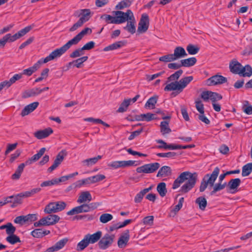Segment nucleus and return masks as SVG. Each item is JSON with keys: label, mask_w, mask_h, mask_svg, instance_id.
<instances>
[{"label": "nucleus", "mask_w": 252, "mask_h": 252, "mask_svg": "<svg viewBox=\"0 0 252 252\" xmlns=\"http://www.w3.org/2000/svg\"><path fill=\"white\" fill-rule=\"evenodd\" d=\"M197 179V174L196 173H192L188 171L184 172L174 181L172 188L176 189L179 187L182 183L185 181H187L180 189V191L187 193L194 187Z\"/></svg>", "instance_id": "1"}, {"label": "nucleus", "mask_w": 252, "mask_h": 252, "mask_svg": "<svg viewBox=\"0 0 252 252\" xmlns=\"http://www.w3.org/2000/svg\"><path fill=\"white\" fill-rule=\"evenodd\" d=\"M92 32L91 29L86 28L78 33L72 39L69 40L66 44L59 48L55 49L61 57L67 51L72 45H77L87 34H91Z\"/></svg>", "instance_id": "2"}, {"label": "nucleus", "mask_w": 252, "mask_h": 252, "mask_svg": "<svg viewBox=\"0 0 252 252\" xmlns=\"http://www.w3.org/2000/svg\"><path fill=\"white\" fill-rule=\"evenodd\" d=\"M60 57V55L56 50L52 51L49 56L44 59H41L37 62L33 64L32 67L23 70V74L28 76H31L33 72H35L39 67L41 63H46L51 60H53L57 58Z\"/></svg>", "instance_id": "3"}, {"label": "nucleus", "mask_w": 252, "mask_h": 252, "mask_svg": "<svg viewBox=\"0 0 252 252\" xmlns=\"http://www.w3.org/2000/svg\"><path fill=\"white\" fill-rule=\"evenodd\" d=\"M220 173V168L216 167L211 174H207L203 178L199 187V191L203 192L209 186L213 187Z\"/></svg>", "instance_id": "4"}, {"label": "nucleus", "mask_w": 252, "mask_h": 252, "mask_svg": "<svg viewBox=\"0 0 252 252\" xmlns=\"http://www.w3.org/2000/svg\"><path fill=\"white\" fill-rule=\"evenodd\" d=\"M112 13L115 16V24H120L128 20H132L134 18L132 12L129 9L126 12L118 10L113 11Z\"/></svg>", "instance_id": "5"}, {"label": "nucleus", "mask_w": 252, "mask_h": 252, "mask_svg": "<svg viewBox=\"0 0 252 252\" xmlns=\"http://www.w3.org/2000/svg\"><path fill=\"white\" fill-rule=\"evenodd\" d=\"M60 218L59 216L54 214H49L47 216L43 217L39 221L34 223L35 227H40L41 226L53 225L59 222Z\"/></svg>", "instance_id": "6"}, {"label": "nucleus", "mask_w": 252, "mask_h": 252, "mask_svg": "<svg viewBox=\"0 0 252 252\" xmlns=\"http://www.w3.org/2000/svg\"><path fill=\"white\" fill-rule=\"evenodd\" d=\"M115 238V236L114 234H105L98 243L99 248L101 250L107 249L112 245Z\"/></svg>", "instance_id": "7"}, {"label": "nucleus", "mask_w": 252, "mask_h": 252, "mask_svg": "<svg viewBox=\"0 0 252 252\" xmlns=\"http://www.w3.org/2000/svg\"><path fill=\"white\" fill-rule=\"evenodd\" d=\"M160 167L158 162H155L144 164L136 168V172L138 173H152L157 170Z\"/></svg>", "instance_id": "8"}, {"label": "nucleus", "mask_w": 252, "mask_h": 252, "mask_svg": "<svg viewBox=\"0 0 252 252\" xmlns=\"http://www.w3.org/2000/svg\"><path fill=\"white\" fill-rule=\"evenodd\" d=\"M135 162L136 161L134 160L114 161L109 163L108 165L113 168L117 169L120 167H126L133 165L136 166L137 164H135Z\"/></svg>", "instance_id": "9"}, {"label": "nucleus", "mask_w": 252, "mask_h": 252, "mask_svg": "<svg viewBox=\"0 0 252 252\" xmlns=\"http://www.w3.org/2000/svg\"><path fill=\"white\" fill-rule=\"evenodd\" d=\"M74 15L76 17H80L78 20L84 24L90 19L91 11L89 9H81L79 11H75Z\"/></svg>", "instance_id": "10"}, {"label": "nucleus", "mask_w": 252, "mask_h": 252, "mask_svg": "<svg viewBox=\"0 0 252 252\" xmlns=\"http://www.w3.org/2000/svg\"><path fill=\"white\" fill-rule=\"evenodd\" d=\"M161 145L158 146L157 147L159 149H165L170 150H176V149H185L188 148H192L195 147L194 144H189L185 146L181 145H172V144H167V143H160Z\"/></svg>", "instance_id": "11"}, {"label": "nucleus", "mask_w": 252, "mask_h": 252, "mask_svg": "<svg viewBox=\"0 0 252 252\" xmlns=\"http://www.w3.org/2000/svg\"><path fill=\"white\" fill-rule=\"evenodd\" d=\"M32 26H28L21 30L18 32L12 35L10 33H8L7 34L9 35L8 36L10 38V42H14L20 38L23 37L28 32H29L32 29Z\"/></svg>", "instance_id": "12"}, {"label": "nucleus", "mask_w": 252, "mask_h": 252, "mask_svg": "<svg viewBox=\"0 0 252 252\" xmlns=\"http://www.w3.org/2000/svg\"><path fill=\"white\" fill-rule=\"evenodd\" d=\"M149 27V17L147 14H142L138 24L137 32L139 33L145 32Z\"/></svg>", "instance_id": "13"}, {"label": "nucleus", "mask_w": 252, "mask_h": 252, "mask_svg": "<svg viewBox=\"0 0 252 252\" xmlns=\"http://www.w3.org/2000/svg\"><path fill=\"white\" fill-rule=\"evenodd\" d=\"M243 65L236 60L233 59L229 63V69L231 72L241 76Z\"/></svg>", "instance_id": "14"}, {"label": "nucleus", "mask_w": 252, "mask_h": 252, "mask_svg": "<svg viewBox=\"0 0 252 252\" xmlns=\"http://www.w3.org/2000/svg\"><path fill=\"white\" fill-rule=\"evenodd\" d=\"M129 230L126 229L121 235L118 239V246L119 248H125L129 240Z\"/></svg>", "instance_id": "15"}, {"label": "nucleus", "mask_w": 252, "mask_h": 252, "mask_svg": "<svg viewBox=\"0 0 252 252\" xmlns=\"http://www.w3.org/2000/svg\"><path fill=\"white\" fill-rule=\"evenodd\" d=\"M68 241V239L67 238H64L57 242L53 246L47 249V250L46 251V252H57L63 248L64 247V246L66 244Z\"/></svg>", "instance_id": "16"}, {"label": "nucleus", "mask_w": 252, "mask_h": 252, "mask_svg": "<svg viewBox=\"0 0 252 252\" xmlns=\"http://www.w3.org/2000/svg\"><path fill=\"white\" fill-rule=\"evenodd\" d=\"M171 118L170 116H162V119L165 120L160 123V131L162 134L169 133L171 132V129L169 126V123L170 119Z\"/></svg>", "instance_id": "17"}, {"label": "nucleus", "mask_w": 252, "mask_h": 252, "mask_svg": "<svg viewBox=\"0 0 252 252\" xmlns=\"http://www.w3.org/2000/svg\"><path fill=\"white\" fill-rule=\"evenodd\" d=\"M88 210L87 204H83L72 208L71 210L68 211L66 214L68 216H72L82 213H87L89 212Z\"/></svg>", "instance_id": "18"}, {"label": "nucleus", "mask_w": 252, "mask_h": 252, "mask_svg": "<svg viewBox=\"0 0 252 252\" xmlns=\"http://www.w3.org/2000/svg\"><path fill=\"white\" fill-rule=\"evenodd\" d=\"M241 181L239 178L231 179L227 184V188L231 193L236 192L237 188L240 185Z\"/></svg>", "instance_id": "19"}, {"label": "nucleus", "mask_w": 252, "mask_h": 252, "mask_svg": "<svg viewBox=\"0 0 252 252\" xmlns=\"http://www.w3.org/2000/svg\"><path fill=\"white\" fill-rule=\"evenodd\" d=\"M39 103L38 102H32L24 107L22 110L21 115L22 117L28 115L30 113L33 111L38 106Z\"/></svg>", "instance_id": "20"}, {"label": "nucleus", "mask_w": 252, "mask_h": 252, "mask_svg": "<svg viewBox=\"0 0 252 252\" xmlns=\"http://www.w3.org/2000/svg\"><path fill=\"white\" fill-rule=\"evenodd\" d=\"M85 236L87 238V239L89 244H94L97 242L101 238L102 236V232L100 231H98L93 234L89 233Z\"/></svg>", "instance_id": "21"}, {"label": "nucleus", "mask_w": 252, "mask_h": 252, "mask_svg": "<svg viewBox=\"0 0 252 252\" xmlns=\"http://www.w3.org/2000/svg\"><path fill=\"white\" fill-rule=\"evenodd\" d=\"M53 133V130L51 128L48 127L43 130L36 131L34 135L38 139H41L48 137L50 134Z\"/></svg>", "instance_id": "22"}, {"label": "nucleus", "mask_w": 252, "mask_h": 252, "mask_svg": "<svg viewBox=\"0 0 252 252\" xmlns=\"http://www.w3.org/2000/svg\"><path fill=\"white\" fill-rule=\"evenodd\" d=\"M172 55L174 58H175V60L182 58L188 55L184 48L181 46L176 47L174 50V53L172 54Z\"/></svg>", "instance_id": "23"}, {"label": "nucleus", "mask_w": 252, "mask_h": 252, "mask_svg": "<svg viewBox=\"0 0 252 252\" xmlns=\"http://www.w3.org/2000/svg\"><path fill=\"white\" fill-rule=\"evenodd\" d=\"M126 43V42L125 41H117L112 44H110L106 47H105L103 51L107 52L109 51H112L116 50L121 47L124 46Z\"/></svg>", "instance_id": "24"}, {"label": "nucleus", "mask_w": 252, "mask_h": 252, "mask_svg": "<svg viewBox=\"0 0 252 252\" xmlns=\"http://www.w3.org/2000/svg\"><path fill=\"white\" fill-rule=\"evenodd\" d=\"M92 200V197L91 193L88 191H83L79 195L77 202L81 204L85 202H90Z\"/></svg>", "instance_id": "25"}, {"label": "nucleus", "mask_w": 252, "mask_h": 252, "mask_svg": "<svg viewBox=\"0 0 252 252\" xmlns=\"http://www.w3.org/2000/svg\"><path fill=\"white\" fill-rule=\"evenodd\" d=\"M165 91H177V93H181L179 81H174L168 84L164 89Z\"/></svg>", "instance_id": "26"}, {"label": "nucleus", "mask_w": 252, "mask_h": 252, "mask_svg": "<svg viewBox=\"0 0 252 252\" xmlns=\"http://www.w3.org/2000/svg\"><path fill=\"white\" fill-rule=\"evenodd\" d=\"M50 233V230H43L42 229L36 228L32 231L31 233V235L33 237L37 238H42L45 235Z\"/></svg>", "instance_id": "27"}, {"label": "nucleus", "mask_w": 252, "mask_h": 252, "mask_svg": "<svg viewBox=\"0 0 252 252\" xmlns=\"http://www.w3.org/2000/svg\"><path fill=\"white\" fill-rule=\"evenodd\" d=\"M172 173L171 168L168 166H163L160 168L157 175V177H165Z\"/></svg>", "instance_id": "28"}, {"label": "nucleus", "mask_w": 252, "mask_h": 252, "mask_svg": "<svg viewBox=\"0 0 252 252\" xmlns=\"http://www.w3.org/2000/svg\"><path fill=\"white\" fill-rule=\"evenodd\" d=\"M40 94L39 88H34L32 89L25 91L22 95L23 98H28L35 96Z\"/></svg>", "instance_id": "29"}, {"label": "nucleus", "mask_w": 252, "mask_h": 252, "mask_svg": "<svg viewBox=\"0 0 252 252\" xmlns=\"http://www.w3.org/2000/svg\"><path fill=\"white\" fill-rule=\"evenodd\" d=\"M153 188V186H150L148 188L144 189L137 193L134 197V202L135 203H140L141 202L144 196L148 192L150 191Z\"/></svg>", "instance_id": "30"}, {"label": "nucleus", "mask_w": 252, "mask_h": 252, "mask_svg": "<svg viewBox=\"0 0 252 252\" xmlns=\"http://www.w3.org/2000/svg\"><path fill=\"white\" fill-rule=\"evenodd\" d=\"M220 84V75H216L212 76L206 80L208 86H215Z\"/></svg>", "instance_id": "31"}, {"label": "nucleus", "mask_w": 252, "mask_h": 252, "mask_svg": "<svg viewBox=\"0 0 252 252\" xmlns=\"http://www.w3.org/2000/svg\"><path fill=\"white\" fill-rule=\"evenodd\" d=\"M197 60L195 57H191L188 59L181 60L180 61L182 66L190 67L195 64Z\"/></svg>", "instance_id": "32"}, {"label": "nucleus", "mask_w": 252, "mask_h": 252, "mask_svg": "<svg viewBox=\"0 0 252 252\" xmlns=\"http://www.w3.org/2000/svg\"><path fill=\"white\" fill-rule=\"evenodd\" d=\"M193 79V77L192 76H190L183 78L179 81L180 89L181 90L182 92L187 85L192 81Z\"/></svg>", "instance_id": "33"}, {"label": "nucleus", "mask_w": 252, "mask_h": 252, "mask_svg": "<svg viewBox=\"0 0 252 252\" xmlns=\"http://www.w3.org/2000/svg\"><path fill=\"white\" fill-rule=\"evenodd\" d=\"M193 79V77L192 76H190L183 78L179 81L180 89L181 90L182 92L187 85L192 81Z\"/></svg>", "instance_id": "34"}, {"label": "nucleus", "mask_w": 252, "mask_h": 252, "mask_svg": "<svg viewBox=\"0 0 252 252\" xmlns=\"http://www.w3.org/2000/svg\"><path fill=\"white\" fill-rule=\"evenodd\" d=\"M26 165H27V164H26V162L20 164L18 166L15 173L12 175V179L13 180L19 179Z\"/></svg>", "instance_id": "35"}, {"label": "nucleus", "mask_w": 252, "mask_h": 252, "mask_svg": "<svg viewBox=\"0 0 252 252\" xmlns=\"http://www.w3.org/2000/svg\"><path fill=\"white\" fill-rule=\"evenodd\" d=\"M157 190L161 197H164L167 193L166 184L164 182L159 183L157 187Z\"/></svg>", "instance_id": "36"}, {"label": "nucleus", "mask_w": 252, "mask_h": 252, "mask_svg": "<svg viewBox=\"0 0 252 252\" xmlns=\"http://www.w3.org/2000/svg\"><path fill=\"white\" fill-rule=\"evenodd\" d=\"M101 158L102 156L98 155L96 157L85 159L82 161V163L84 165H87V166H89L96 163L97 161Z\"/></svg>", "instance_id": "37"}, {"label": "nucleus", "mask_w": 252, "mask_h": 252, "mask_svg": "<svg viewBox=\"0 0 252 252\" xmlns=\"http://www.w3.org/2000/svg\"><path fill=\"white\" fill-rule=\"evenodd\" d=\"M44 212L47 214H52L58 212L53 202L49 203L45 206Z\"/></svg>", "instance_id": "38"}, {"label": "nucleus", "mask_w": 252, "mask_h": 252, "mask_svg": "<svg viewBox=\"0 0 252 252\" xmlns=\"http://www.w3.org/2000/svg\"><path fill=\"white\" fill-rule=\"evenodd\" d=\"M89 245V243L87 239V238L84 236V238L79 242L76 247V250L77 251H82L87 248Z\"/></svg>", "instance_id": "39"}, {"label": "nucleus", "mask_w": 252, "mask_h": 252, "mask_svg": "<svg viewBox=\"0 0 252 252\" xmlns=\"http://www.w3.org/2000/svg\"><path fill=\"white\" fill-rule=\"evenodd\" d=\"M132 1L129 0H123L119 2L115 6V9L122 10L125 8L128 7L131 4Z\"/></svg>", "instance_id": "40"}, {"label": "nucleus", "mask_w": 252, "mask_h": 252, "mask_svg": "<svg viewBox=\"0 0 252 252\" xmlns=\"http://www.w3.org/2000/svg\"><path fill=\"white\" fill-rule=\"evenodd\" d=\"M41 189L40 188H37L33 189L30 190L26 191L24 192H21V195H22L23 198L29 197L35 193H38L40 191Z\"/></svg>", "instance_id": "41"}, {"label": "nucleus", "mask_w": 252, "mask_h": 252, "mask_svg": "<svg viewBox=\"0 0 252 252\" xmlns=\"http://www.w3.org/2000/svg\"><path fill=\"white\" fill-rule=\"evenodd\" d=\"M252 172V162L249 163L242 167V175L243 177L249 175Z\"/></svg>", "instance_id": "42"}, {"label": "nucleus", "mask_w": 252, "mask_h": 252, "mask_svg": "<svg viewBox=\"0 0 252 252\" xmlns=\"http://www.w3.org/2000/svg\"><path fill=\"white\" fill-rule=\"evenodd\" d=\"M241 76L243 77H250L252 75V68L250 65H246L242 67Z\"/></svg>", "instance_id": "43"}, {"label": "nucleus", "mask_w": 252, "mask_h": 252, "mask_svg": "<svg viewBox=\"0 0 252 252\" xmlns=\"http://www.w3.org/2000/svg\"><path fill=\"white\" fill-rule=\"evenodd\" d=\"M134 24V18H133L132 20H130V21L127 22L126 26L124 27V29L126 30L131 34H133L135 32V27Z\"/></svg>", "instance_id": "44"}, {"label": "nucleus", "mask_w": 252, "mask_h": 252, "mask_svg": "<svg viewBox=\"0 0 252 252\" xmlns=\"http://www.w3.org/2000/svg\"><path fill=\"white\" fill-rule=\"evenodd\" d=\"M131 102V99H125L120 105L118 108L117 112L123 113L126 111L128 106L130 105Z\"/></svg>", "instance_id": "45"}, {"label": "nucleus", "mask_w": 252, "mask_h": 252, "mask_svg": "<svg viewBox=\"0 0 252 252\" xmlns=\"http://www.w3.org/2000/svg\"><path fill=\"white\" fill-rule=\"evenodd\" d=\"M195 203L199 205V208L202 210L205 209L207 204L205 198L202 196L198 197L195 200Z\"/></svg>", "instance_id": "46"}, {"label": "nucleus", "mask_w": 252, "mask_h": 252, "mask_svg": "<svg viewBox=\"0 0 252 252\" xmlns=\"http://www.w3.org/2000/svg\"><path fill=\"white\" fill-rule=\"evenodd\" d=\"M183 71L181 69L178 70L176 71L174 73L171 75L167 78V82H170L172 81H177V80L183 74Z\"/></svg>", "instance_id": "47"}, {"label": "nucleus", "mask_w": 252, "mask_h": 252, "mask_svg": "<svg viewBox=\"0 0 252 252\" xmlns=\"http://www.w3.org/2000/svg\"><path fill=\"white\" fill-rule=\"evenodd\" d=\"M158 100V97L157 96H154L150 97L146 102L145 104L146 107H149L151 108H154L155 104L157 103Z\"/></svg>", "instance_id": "48"}, {"label": "nucleus", "mask_w": 252, "mask_h": 252, "mask_svg": "<svg viewBox=\"0 0 252 252\" xmlns=\"http://www.w3.org/2000/svg\"><path fill=\"white\" fill-rule=\"evenodd\" d=\"M88 59V56H83L75 60H74L73 61L74 63V67H76L78 68L81 67L83 63L87 61Z\"/></svg>", "instance_id": "49"}, {"label": "nucleus", "mask_w": 252, "mask_h": 252, "mask_svg": "<svg viewBox=\"0 0 252 252\" xmlns=\"http://www.w3.org/2000/svg\"><path fill=\"white\" fill-rule=\"evenodd\" d=\"M66 155V153L64 150H62L58 154L56 159L54 160V162L57 163L58 165H60L63 160L65 156Z\"/></svg>", "instance_id": "50"}, {"label": "nucleus", "mask_w": 252, "mask_h": 252, "mask_svg": "<svg viewBox=\"0 0 252 252\" xmlns=\"http://www.w3.org/2000/svg\"><path fill=\"white\" fill-rule=\"evenodd\" d=\"M6 240L12 245H14L17 243H19L21 242L19 237L15 234L8 236L6 238Z\"/></svg>", "instance_id": "51"}, {"label": "nucleus", "mask_w": 252, "mask_h": 252, "mask_svg": "<svg viewBox=\"0 0 252 252\" xmlns=\"http://www.w3.org/2000/svg\"><path fill=\"white\" fill-rule=\"evenodd\" d=\"M113 216L110 214L105 213L102 214L100 218V221L103 223H106L113 219Z\"/></svg>", "instance_id": "52"}, {"label": "nucleus", "mask_w": 252, "mask_h": 252, "mask_svg": "<svg viewBox=\"0 0 252 252\" xmlns=\"http://www.w3.org/2000/svg\"><path fill=\"white\" fill-rule=\"evenodd\" d=\"M186 49L189 54L190 55H195L199 50L198 47L192 44H189Z\"/></svg>", "instance_id": "53"}, {"label": "nucleus", "mask_w": 252, "mask_h": 252, "mask_svg": "<svg viewBox=\"0 0 252 252\" xmlns=\"http://www.w3.org/2000/svg\"><path fill=\"white\" fill-rule=\"evenodd\" d=\"M83 51L84 50L82 49V48L77 49L70 54L69 57L71 58L79 57L84 55V53Z\"/></svg>", "instance_id": "54"}, {"label": "nucleus", "mask_w": 252, "mask_h": 252, "mask_svg": "<svg viewBox=\"0 0 252 252\" xmlns=\"http://www.w3.org/2000/svg\"><path fill=\"white\" fill-rule=\"evenodd\" d=\"M101 18L104 19L108 24H115V16H112L110 15L104 14L101 16Z\"/></svg>", "instance_id": "55"}, {"label": "nucleus", "mask_w": 252, "mask_h": 252, "mask_svg": "<svg viewBox=\"0 0 252 252\" xmlns=\"http://www.w3.org/2000/svg\"><path fill=\"white\" fill-rule=\"evenodd\" d=\"M159 60L160 62H165V63L171 62L175 61V58H174L172 54H168V55H166L165 56L160 57L159 58Z\"/></svg>", "instance_id": "56"}, {"label": "nucleus", "mask_w": 252, "mask_h": 252, "mask_svg": "<svg viewBox=\"0 0 252 252\" xmlns=\"http://www.w3.org/2000/svg\"><path fill=\"white\" fill-rule=\"evenodd\" d=\"M55 203L56 209L58 212L64 210L66 206V204L64 201L53 202Z\"/></svg>", "instance_id": "57"}, {"label": "nucleus", "mask_w": 252, "mask_h": 252, "mask_svg": "<svg viewBox=\"0 0 252 252\" xmlns=\"http://www.w3.org/2000/svg\"><path fill=\"white\" fill-rule=\"evenodd\" d=\"M92 184L96 183L97 182L102 181L105 179V176L102 174H97L95 176L90 177Z\"/></svg>", "instance_id": "58"}, {"label": "nucleus", "mask_w": 252, "mask_h": 252, "mask_svg": "<svg viewBox=\"0 0 252 252\" xmlns=\"http://www.w3.org/2000/svg\"><path fill=\"white\" fill-rule=\"evenodd\" d=\"M142 116L143 121L145 120L147 122H150L151 120H155L156 119V114H152L150 113L143 114Z\"/></svg>", "instance_id": "59"}, {"label": "nucleus", "mask_w": 252, "mask_h": 252, "mask_svg": "<svg viewBox=\"0 0 252 252\" xmlns=\"http://www.w3.org/2000/svg\"><path fill=\"white\" fill-rule=\"evenodd\" d=\"M16 231V227L11 222H8V226L6 229V233L8 236L14 234Z\"/></svg>", "instance_id": "60"}, {"label": "nucleus", "mask_w": 252, "mask_h": 252, "mask_svg": "<svg viewBox=\"0 0 252 252\" xmlns=\"http://www.w3.org/2000/svg\"><path fill=\"white\" fill-rule=\"evenodd\" d=\"M22 77V75L20 74H16L9 80L6 81L7 82L8 86L10 87L12 84L14 83L17 80H19Z\"/></svg>", "instance_id": "61"}, {"label": "nucleus", "mask_w": 252, "mask_h": 252, "mask_svg": "<svg viewBox=\"0 0 252 252\" xmlns=\"http://www.w3.org/2000/svg\"><path fill=\"white\" fill-rule=\"evenodd\" d=\"M49 71V69L48 68H45L42 70L41 73V76L36 78L35 80V82H39L41 81L44 78H46L48 76V73Z\"/></svg>", "instance_id": "62"}, {"label": "nucleus", "mask_w": 252, "mask_h": 252, "mask_svg": "<svg viewBox=\"0 0 252 252\" xmlns=\"http://www.w3.org/2000/svg\"><path fill=\"white\" fill-rule=\"evenodd\" d=\"M78 188L81 187L82 186L84 185H88L92 184L91 178L88 177L84 179L78 180L76 182Z\"/></svg>", "instance_id": "63"}, {"label": "nucleus", "mask_w": 252, "mask_h": 252, "mask_svg": "<svg viewBox=\"0 0 252 252\" xmlns=\"http://www.w3.org/2000/svg\"><path fill=\"white\" fill-rule=\"evenodd\" d=\"M41 156L37 153L36 154L33 155L31 158L26 161L27 165L31 164L32 162H35L38 160Z\"/></svg>", "instance_id": "64"}]
</instances>
